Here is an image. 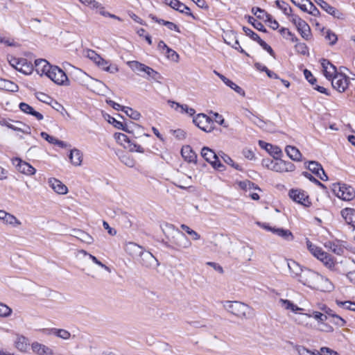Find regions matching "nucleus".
<instances>
[{
	"instance_id": "obj_1",
	"label": "nucleus",
	"mask_w": 355,
	"mask_h": 355,
	"mask_svg": "<svg viewBox=\"0 0 355 355\" xmlns=\"http://www.w3.org/2000/svg\"><path fill=\"white\" fill-rule=\"evenodd\" d=\"M161 227L165 236L162 243L166 248L180 251L191 245L189 238L183 232L175 229L173 225L165 223Z\"/></svg>"
},
{
	"instance_id": "obj_2",
	"label": "nucleus",
	"mask_w": 355,
	"mask_h": 355,
	"mask_svg": "<svg viewBox=\"0 0 355 355\" xmlns=\"http://www.w3.org/2000/svg\"><path fill=\"white\" fill-rule=\"evenodd\" d=\"M224 307L228 312L241 319H250L255 315L252 307L238 301H227Z\"/></svg>"
},
{
	"instance_id": "obj_3",
	"label": "nucleus",
	"mask_w": 355,
	"mask_h": 355,
	"mask_svg": "<svg viewBox=\"0 0 355 355\" xmlns=\"http://www.w3.org/2000/svg\"><path fill=\"white\" fill-rule=\"evenodd\" d=\"M332 190L336 196L343 200L349 201L355 198L354 189L346 184H334Z\"/></svg>"
},
{
	"instance_id": "obj_4",
	"label": "nucleus",
	"mask_w": 355,
	"mask_h": 355,
	"mask_svg": "<svg viewBox=\"0 0 355 355\" xmlns=\"http://www.w3.org/2000/svg\"><path fill=\"white\" fill-rule=\"evenodd\" d=\"M319 279H321L319 273L304 268L303 272L297 279V281L304 286L315 289L316 283Z\"/></svg>"
},
{
	"instance_id": "obj_5",
	"label": "nucleus",
	"mask_w": 355,
	"mask_h": 355,
	"mask_svg": "<svg viewBox=\"0 0 355 355\" xmlns=\"http://www.w3.org/2000/svg\"><path fill=\"white\" fill-rule=\"evenodd\" d=\"M114 138L119 144L123 145L124 148L128 149L130 151L138 153L144 152V148L140 145L130 140V138L123 133H115Z\"/></svg>"
},
{
	"instance_id": "obj_6",
	"label": "nucleus",
	"mask_w": 355,
	"mask_h": 355,
	"mask_svg": "<svg viewBox=\"0 0 355 355\" xmlns=\"http://www.w3.org/2000/svg\"><path fill=\"white\" fill-rule=\"evenodd\" d=\"M201 155L214 168L220 171L225 169V166L219 161L218 155L209 148L203 147L201 150Z\"/></svg>"
},
{
	"instance_id": "obj_7",
	"label": "nucleus",
	"mask_w": 355,
	"mask_h": 355,
	"mask_svg": "<svg viewBox=\"0 0 355 355\" xmlns=\"http://www.w3.org/2000/svg\"><path fill=\"white\" fill-rule=\"evenodd\" d=\"M267 162H270L268 169L278 173L293 171L295 168L292 162H286L278 158L275 160H267Z\"/></svg>"
},
{
	"instance_id": "obj_8",
	"label": "nucleus",
	"mask_w": 355,
	"mask_h": 355,
	"mask_svg": "<svg viewBox=\"0 0 355 355\" xmlns=\"http://www.w3.org/2000/svg\"><path fill=\"white\" fill-rule=\"evenodd\" d=\"M49 78L57 85H69V80L67 76L60 68L53 66L51 71H49Z\"/></svg>"
},
{
	"instance_id": "obj_9",
	"label": "nucleus",
	"mask_w": 355,
	"mask_h": 355,
	"mask_svg": "<svg viewBox=\"0 0 355 355\" xmlns=\"http://www.w3.org/2000/svg\"><path fill=\"white\" fill-rule=\"evenodd\" d=\"M291 21L295 24L301 36L306 40L311 38V28L309 24L297 15H292Z\"/></svg>"
},
{
	"instance_id": "obj_10",
	"label": "nucleus",
	"mask_w": 355,
	"mask_h": 355,
	"mask_svg": "<svg viewBox=\"0 0 355 355\" xmlns=\"http://www.w3.org/2000/svg\"><path fill=\"white\" fill-rule=\"evenodd\" d=\"M193 121L196 126L206 132H210L214 129L212 119L205 114H198L193 118Z\"/></svg>"
},
{
	"instance_id": "obj_11",
	"label": "nucleus",
	"mask_w": 355,
	"mask_h": 355,
	"mask_svg": "<svg viewBox=\"0 0 355 355\" xmlns=\"http://www.w3.org/2000/svg\"><path fill=\"white\" fill-rule=\"evenodd\" d=\"M330 80L334 89L340 93L344 92L347 89L349 82V77L343 73H338Z\"/></svg>"
},
{
	"instance_id": "obj_12",
	"label": "nucleus",
	"mask_w": 355,
	"mask_h": 355,
	"mask_svg": "<svg viewBox=\"0 0 355 355\" xmlns=\"http://www.w3.org/2000/svg\"><path fill=\"white\" fill-rule=\"evenodd\" d=\"M137 261L144 267L148 268H155L159 266L157 259L148 251L144 250Z\"/></svg>"
},
{
	"instance_id": "obj_13",
	"label": "nucleus",
	"mask_w": 355,
	"mask_h": 355,
	"mask_svg": "<svg viewBox=\"0 0 355 355\" xmlns=\"http://www.w3.org/2000/svg\"><path fill=\"white\" fill-rule=\"evenodd\" d=\"M318 260H320L324 266L331 271L338 274H343L338 263L334 260V257L327 252H325L324 254H320V258Z\"/></svg>"
},
{
	"instance_id": "obj_14",
	"label": "nucleus",
	"mask_w": 355,
	"mask_h": 355,
	"mask_svg": "<svg viewBox=\"0 0 355 355\" xmlns=\"http://www.w3.org/2000/svg\"><path fill=\"white\" fill-rule=\"evenodd\" d=\"M13 164L16 166L17 170L28 175H31L35 173L36 169L33 167L30 164L22 161L19 158H15L13 160Z\"/></svg>"
},
{
	"instance_id": "obj_15",
	"label": "nucleus",
	"mask_w": 355,
	"mask_h": 355,
	"mask_svg": "<svg viewBox=\"0 0 355 355\" xmlns=\"http://www.w3.org/2000/svg\"><path fill=\"white\" fill-rule=\"evenodd\" d=\"M290 198L295 202L303 205L304 206H309L310 202L309 201V197L304 191L298 189H292L289 191Z\"/></svg>"
},
{
	"instance_id": "obj_16",
	"label": "nucleus",
	"mask_w": 355,
	"mask_h": 355,
	"mask_svg": "<svg viewBox=\"0 0 355 355\" xmlns=\"http://www.w3.org/2000/svg\"><path fill=\"white\" fill-rule=\"evenodd\" d=\"M263 227L267 230L272 232L275 234L279 236V237L282 238L286 241H293L294 239L292 232L288 230H284L283 228L271 227L266 224L263 225Z\"/></svg>"
},
{
	"instance_id": "obj_17",
	"label": "nucleus",
	"mask_w": 355,
	"mask_h": 355,
	"mask_svg": "<svg viewBox=\"0 0 355 355\" xmlns=\"http://www.w3.org/2000/svg\"><path fill=\"white\" fill-rule=\"evenodd\" d=\"M314 1L324 11L337 19L343 18V13L334 7L330 6L324 0H314Z\"/></svg>"
},
{
	"instance_id": "obj_18",
	"label": "nucleus",
	"mask_w": 355,
	"mask_h": 355,
	"mask_svg": "<svg viewBox=\"0 0 355 355\" xmlns=\"http://www.w3.org/2000/svg\"><path fill=\"white\" fill-rule=\"evenodd\" d=\"M321 64L323 69L324 75L328 80H331L332 77L338 73L336 67L327 59H322Z\"/></svg>"
},
{
	"instance_id": "obj_19",
	"label": "nucleus",
	"mask_w": 355,
	"mask_h": 355,
	"mask_svg": "<svg viewBox=\"0 0 355 355\" xmlns=\"http://www.w3.org/2000/svg\"><path fill=\"white\" fill-rule=\"evenodd\" d=\"M33 352L37 355H53L54 352L52 349L45 345L38 342H33L31 344Z\"/></svg>"
},
{
	"instance_id": "obj_20",
	"label": "nucleus",
	"mask_w": 355,
	"mask_h": 355,
	"mask_svg": "<svg viewBox=\"0 0 355 355\" xmlns=\"http://www.w3.org/2000/svg\"><path fill=\"white\" fill-rule=\"evenodd\" d=\"M125 250L134 259H138L144 250L141 245H139L134 242H129L126 243Z\"/></svg>"
},
{
	"instance_id": "obj_21",
	"label": "nucleus",
	"mask_w": 355,
	"mask_h": 355,
	"mask_svg": "<svg viewBox=\"0 0 355 355\" xmlns=\"http://www.w3.org/2000/svg\"><path fill=\"white\" fill-rule=\"evenodd\" d=\"M36 71L37 73L45 74L49 76V71H51L53 66L51 65L46 60L39 59L35 61Z\"/></svg>"
},
{
	"instance_id": "obj_22",
	"label": "nucleus",
	"mask_w": 355,
	"mask_h": 355,
	"mask_svg": "<svg viewBox=\"0 0 355 355\" xmlns=\"http://www.w3.org/2000/svg\"><path fill=\"white\" fill-rule=\"evenodd\" d=\"M287 265L291 273V276L293 278L297 279L303 272L304 268H302L298 263L292 259L287 261Z\"/></svg>"
},
{
	"instance_id": "obj_23",
	"label": "nucleus",
	"mask_w": 355,
	"mask_h": 355,
	"mask_svg": "<svg viewBox=\"0 0 355 355\" xmlns=\"http://www.w3.org/2000/svg\"><path fill=\"white\" fill-rule=\"evenodd\" d=\"M324 245L327 249L338 255H341L344 252L341 241L339 240L327 241L324 243Z\"/></svg>"
},
{
	"instance_id": "obj_24",
	"label": "nucleus",
	"mask_w": 355,
	"mask_h": 355,
	"mask_svg": "<svg viewBox=\"0 0 355 355\" xmlns=\"http://www.w3.org/2000/svg\"><path fill=\"white\" fill-rule=\"evenodd\" d=\"M48 183L49 186L53 189V191L57 193L66 194L68 191L67 187L59 180L55 178H50Z\"/></svg>"
},
{
	"instance_id": "obj_25",
	"label": "nucleus",
	"mask_w": 355,
	"mask_h": 355,
	"mask_svg": "<svg viewBox=\"0 0 355 355\" xmlns=\"http://www.w3.org/2000/svg\"><path fill=\"white\" fill-rule=\"evenodd\" d=\"M340 214L345 221L355 228V209L352 208H345L341 210Z\"/></svg>"
},
{
	"instance_id": "obj_26",
	"label": "nucleus",
	"mask_w": 355,
	"mask_h": 355,
	"mask_svg": "<svg viewBox=\"0 0 355 355\" xmlns=\"http://www.w3.org/2000/svg\"><path fill=\"white\" fill-rule=\"evenodd\" d=\"M320 278L316 283L315 289L320 291H331L334 288L332 283L327 278L320 275Z\"/></svg>"
},
{
	"instance_id": "obj_27",
	"label": "nucleus",
	"mask_w": 355,
	"mask_h": 355,
	"mask_svg": "<svg viewBox=\"0 0 355 355\" xmlns=\"http://www.w3.org/2000/svg\"><path fill=\"white\" fill-rule=\"evenodd\" d=\"M181 155L185 161L188 162L196 163L197 162V155L189 146H186L182 148Z\"/></svg>"
},
{
	"instance_id": "obj_28",
	"label": "nucleus",
	"mask_w": 355,
	"mask_h": 355,
	"mask_svg": "<svg viewBox=\"0 0 355 355\" xmlns=\"http://www.w3.org/2000/svg\"><path fill=\"white\" fill-rule=\"evenodd\" d=\"M28 345V339L26 337L22 335H17L15 347L17 350L21 352H26Z\"/></svg>"
},
{
	"instance_id": "obj_29",
	"label": "nucleus",
	"mask_w": 355,
	"mask_h": 355,
	"mask_svg": "<svg viewBox=\"0 0 355 355\" xmlns=\"http://www.w3.org/2000/svg\"><path fill=\"white\" fill-rule=\"evenodd\" d=\"M216 74L218 75V76L223 80V82L228 87L234 89L236 93L239 94L244 96H245V92L244 90L239 86H238L236 83H233L230 79L227 78L223 75L217 73L216 71H214Z\"/></svg>"
},
{
	"instance_id": "obj_30",
	"label": "nucleus",
	"mask_w": 355,
	"mask_h": 355,
	"mask_svg": "<svg viewBox=\"0 0 355 355\" xmlns=\"http://www.w3.org/2000/svg\"><path fill=\"white\" fill-rule=\"evenodd\" d=\"M259 145L264 148L275 159L278 158L282 153V150L278 146H272L262 141H259Z\"/></svg>"
},
{
	"instance_id": "obj_31",
	"label": "nucleus",
	"mask_w": 355,
	"mask_h": 355,
	"mask_svg": "<svg viewBox=\"0 0 355 355\" xmlns=\"http://www.w3.org/2000/svg\"><path fill=\"white\" fill-rule=\"evenodd\" d=\"M69 158L73 165L78 166L81 165L83 154L78 149L74 148L71 150Z\"/></svg>"
},
{
	"instance_id": "obj_32",
	"label": "nucleus",
	"mask_w": 355,
	"mask_h": 355,
	"mask_svg": "<svg viewBox=\"0 0 355 355\" xmlns=\"http://www.w3.org/2000/svg\"><path fill=\"white\" fill-rule=\"evenodd\" d=\"M149 17L153 20H154L155 22L166 26L168 29L171 30V31H176L178 33H180V28L175 24L171 22V21H165L164 19H159L156 16H155V15H153L152 14H150L149 15Z\"/></svg>"
},
{
	"instance_id": "obj_33",
	"label": "nucleus",
	"mask_w": 355,
	"mask_h": 355,
	"mask_svg": "<svg viewBox=\"0 0 355 355\" xmlns=\"http://www.w3.org/2000/svg\"><path fill=\"white\" fill-rule=\"evenodd\" d=\"M33 69V65L30 62H28L26 59L21 58L19 60V67L17 69L18 71L28 75L32 73Z\"/></svg>"
},
{
	"instance_id": "obj_34",
	"label": "nucleus",
	"mask_w": 355,
	"mask_h": 355,
	"mask_svg": "<svg viewBox=\"0 0 355 355\" xmlns=\"http://www.w3.org/2000/svg\"><path fill=\"white\" fill-rule=\"evenodd\" d=\"M96 64L103 70L111 73H115L119 71V69L116 65H112L109 63L108 61L104 60L102 58H101L99 62H97Z\"/></svg>"
},
{
	"instance_id": "obj_35",
	"label": "nucleus",
	"mask_w": 355,
	"mask_h": 355,
	"mask_svg": "<svg viewBox=\"0 0 355 355\" xmlns=\"http://www.w3.org/2000/svg\"><path fill=\"white\" fill-rule=\"evenodd\" d=\"M288 156L293 161H300L302 154L300 151L295 146H287L285 149Z\"/></svg>"
},
{
	"instance_id": "obj_36",
	"label": "nucleus",
	"mask_w": 355,
	"mask_h": 355,
	"mask_svg": "<svg viewBox=\"0 0 355 355\" xmlns=\"http://www.w3.org/2000/svg\"><path fill=\"white\" fill-rule=\"evenodd\" d=\"M0 89L14 92L18 90V86L10 80L0 78Z\"/></svg>"
},
{
	"instance_id": "obj_37",
	"label": "nucleus",
	"mask_w": 355,
	"mask_h": 355,
	"mask_svg": "<svg viewBox=\"0 0 355 355\" xmlns=\"http://www.w3.org/2000/svg\"><path fill=\"white\" fill-rule=\"evenodd\" d=\"M252 12L254 15H257V18L259 19H263L264 17H266V21L269 22L270 24H271L274 20L270 14L267 13L266 12H265L264 10H262L260 8H252Z\"/></svg>"
},
{
	"instance_id": "obj_38",
	"label": "nucleus",
	"mask_w": 355,
	"mask_h": 355,
	"mask_svg": "<svg viewBox=\"0 0 355 355\" xmlns=\"http://www.w3.org/2000/svg\"><path fill=\"white\" fill-rule=\"evenodd\" d=\"M164 3L180 12L184 11V9L189 10V7L179 0H164Z\"/></svg>"
},
{
	"instance_id": "obj_39",
	"label": "nucleus",
	"mask_w": 355,
	"mask_h": 355,
	"mask_svg": "<svg viewBox=\"0 0 355 355\" xmlns=\"http://www.w3.org/2000/svg\"><path fill=\"white\" fill-rule=\"evenodd\" d=\"M108 122L113 124V125L117 129L122 130L126 132H130L129 127L127 123H122L117 121L115 118L109 116Z\"/></svg>"
},
{
	"instance_id": "obj_40",
	"label": "nucleus",
	"mask_w": 355,
	"mask_h": 355,
	"mask_svg": "<svg viewBox=\"0 0 355 355\" xmlns=\"http://www.w3.org/2000/svg\"><path fill=\"white\" fill-rule=\"evenodd\" d=\"M128 65L133 71L138 73L139 72H145L147 67L146 64L135 60L128 62Z\"/></svg>"
},
{
	"instance_id": "obj_41",
	"label": "nucleus",
	"mask_w": 355,
	"mask_h": 355,
	"mask_svg": "<svg viewBox=\"0 0 355 355\" xmlns=\"http://www.w3.org/2000/svg\"><path fill=\"white\" fill-rule=\"evenodd\" d=\"M279 303L281 304L282 306H283L285 309H290L294 313H297L298 311L302 310V308L294 304L288 300L280 299Z\"/></svg>"
},
{
	"instance_id": "obj_42",
	"label": "nucleus",
	"mask_w": 355,
	"mask_h": 355,
	"mask_svg": "<svg viewBox=\"0 0 355 355\" xmlns=\"http://www.w3.org/2000/svg\"><path fill=\"white\" fill-rule=\"evenodd\" d=\"M309 250L311 254L315 257L318 259L320 258V254H324L325 252L322 248L313 245L309 241L306 242Z\"/></svg>"
},
{
	"instance_id": "obj_43",
	"label": "nucleus",
	"mask_w": 355,
	"mask_h": 355,
	"mask_svg": "<svg viewBox=\"0 0 355 355\" xmlns=\"http://www.w3.org/2000/svg\"><path fill=\"white\" fill-rule=\"evenodd\" d=\"M276 6L278 8L282 10L286 15L291 16L292 9L290 6L283 1L277 0L275 1Z\"/></svg>"
},
{
	"instance_id": "obj_44",
	"label": "nucleus",
	"mask_w": 355,
	"mask_h": 355,
	"mask_svg": "<svg viewBox=\"0 0 355 355\" xmlns=\"http://www.w3.org/2000/svg\"><path fill=\"white\" fill-rule=\"evenodd\" d=\"M307 168L315 175H320V170H322V165L315 161H310Z\"/></svg>"
},
{
	"instance_id": "obj_45",
	"label": "nucleus",
	"mask_w": 355,
	"mask_h": 355,
	"mask_svg": "<svg viewBox=\"0 0 355 355\" xmlns=\"http://www.w3.org/2000/svg\"><path fill=\"white\" fill-rule=\"evenodd\" d=\"M78 239H79L82 242H84L87 244H91L93 243V238L87 233L83 231H78V235L76 236Z\"/></svg>"
},
{
	"instance_id": "obj_46",
	"label": "nucleus",
	"mask_w": 355,
	"mask_h": 355,
	"mask_svg": "<svg viewBox=\"0 0 355 355\" xmlns=\"http://www.w3.org/2000/svg\"><path fill=\"white\" fill-rule=\"evenodd\" d=\"M3 222L6 224L10 225L13 227H16L21 225V222L15 216L9 213L5 217Z\"/></svg>"
},
{
	"instance_id": "obj_47",
	"label": "nucleus",
	"mask_w": 355,
	"mask_h": 355,
	"mask_svg": "<svg viewBox=\"0 0 355 355\" xmlns=\"http://www.w3.org/2000/svg\"><path fill=\"white\" fill-rule=\"evenodd\" d=\"M248 23L251 24L254 26V28H255L258 31L264 33L266 32V29L265 28L262 23L255 19L253 17L248 16Z\"/></svg>"
},
{
	"instance_id": "obj_48",
	"label": "nucleus",
	"mask_w": 355,
	"mask_h": 355,
	"mask_svg": "<svg viewBox=\"0 0 355 355\" xmlns=\"http://www.w3.org/2000/svg\"><path fill=\"white\" fill-rule=\"evenodd\" d=\"M144 73L157 82H159V80L162 78L161 75L157 71L148 66H147Z\"/></svg>"
},
{
	"instance_id": "obj_49",
	"label": "nucleus",
	"mask_w": 355,
	"mask_h": 355,
	"mask_svg": "<svg viewBox=\"0 0 355 355\" xmlns=\"http://www.w3.org/2000/svg\"><path fill=\"white\" fill-rule=\"evenodd\" d=\"M305 315L309 318L313 317L318 321L319 324L322 323L327 320V315L326 314H323L318 311H313L312 314L306 313Z\"/></svg>"
},
{
	"instance_id": "obj_50",
	"label": "nucleus",
	"mask_w": 355,
	"mask_h": 355,
	"mask_svg": "<svg viewBox=\"0 0 355 355\" xmlns=\"http://www.w3.org/2000/svg\"><path fill=\"white\" fill-rule=\"evenodd\" d=\"M123 112L130 118H131L132 119H134V120H139L141 116V114L139 112L134 110L133 109H132L129 107H124Z\"/></svg>"
},
{
	"instance_id": "obj_51",
	"label": "nucleus",
	"mask_w": 355,
	"mask_h": 355,
	"mask_svg": "<svg viewBox=\"0 0 355 355\" xmlns=\"http://www.w3.org/2000/svg\"><path fill=\"white\" fill-rule=\"evenodd\" d=\"M233 38L232 40H230L231 35L229 36V40L227 39H224L225 42L228 45L231 46L232 48H234L236 50H239L241 49V46L239 44V40L236 39V37L233 34Z\"/></svg>"
},
{
	"instance_id": "obj_52",
	"label": "nucleus",
	"mask_w": 355,
	"mask_h": 355,
	"mask_svg": "<svg viewBox=\"0 0 355 355\" xmlns=\"http://www.w3.org/2000/svg\"><path fill=\"white\" fill-rule=\"evenodd\" d=\"M85 55L89 58L90 60H93L96 64L97 62H99V60H101V56L97 54L94 51L91 49H87L85 52Z\"/></svg>"
},
{
	"instance_id": "obj_53",
	"label": "nucleus",
	"mask_w": 355,
	"mask_h": 355,
	"mask_svg": "<svg viewBox=\"0 0 355 355\" xmlns=\"http://www.w3.org/2000/svg\"><path fill=\"white\" fill-rule=\"evenodd\" d=\"M295 50L298 53L304 55H309V49L304 43H297L295 45Z\"/></svg>"
},
{
	"instance_id": "obj_54",
	"label": "nucleus",
	"mask_w": 355,
	"mask_h": 355,
	"mask_svg": "<svg viewBox=\"0 0 355 355\" xmlns=\"http://www.w3.org/2000/svg\"><path fill=\"white\" fill-rule=\"evenodd\" d=\"M336 303L339 306L344 307L346 309L355 311V302H352L350 301H336Z\"/></svg>"
},
{
	"instance_id": "obj_55",
	"label": "nucleus",
	"mask_w": 355,
	"mask_h": 355,
	"mask_svg": "<svg viewBox=\"0 0 355 355\" xmlns=\"http://www.w3.org/2000/svg\"><path fill=\"white\" fill-rule=\"evenodd\" d=\"M243 30L246 34V35L249 36L252 40L258 42L259 40L261 39L260 37L250 28L243 26Z\"/></svg>"
},
{
	"instance_id": "obj_56",
	"label": "nucleus",
	"mask_w": 355,
	"mask_h": 355,
	"mask_svg": "<svg viewBox=\"0 0 355 355\" xmlns=\"http://www.w3.org/2000/svg\"><path fill=\"white\" fill-rule=\"evenodd\" d=\"M331 318H332L331 322L339 327H343L346 323L345 320L343 318H342L340 316L336 314L335 313L331 316Z\"/></svg>"
},
{
	"instance_id": "obj_57",
	"label": "nucleus",
	"mask_w": 355,
	"mask_h": 355,
	"mask_svg": "<svg viewBox=\"0 0 355 355\" xmlns=\"http://www.w3.org/2000/svg\"><path fill=\"white\" fill-rule=\"evenodd\" d=\"M325 39L329 41L330 45H334L338 40L337 35L331 30H328L326 33Z\"/></svg>"
},
{
	"instance_id": "obj_58",
	"label": "nucleus",
	"mask_w": 355,
	"mask_h": 355,
	"mask_svg": "<svg viewBox=\"0 0 355 355\" xmlns=\"http://www.w3.org/2000/svg\"><path fill=\"white\" fill-rule=\"evenodd\" d=\"M12 313V309L8 307L7 305L0 303V316L1 317H8Z\"/></svg>"
},
{
	"instance_id": "obj_59",
	"label": "nucleus",
	"mask_w": 355,
	"mask_h": 355,
	"mask_svg": "<svg viewBox=\"0 0 355 355\" xmlns=\"http://www.w3.org/2000/svg\"><path fill=\"white\" fill-rule=\"evenodd\" d=\"M82 3L89 6L92 8H101L103 9V6L101 3L95 0H79Z\"/></svg>"
},
{
	"instance_id": "obj_60",
	"label": "nucleus",
	"mask_w": 355,
	"mask_h": 355,
	"mask_svg": "<svg viewBox=\"0 0 355 355\" xmlns=\"http://www.w3.org/2000/svg\"><path fill=\"white\" fill-rule=\"evenodd\" d=\"M6 126L10 129H12L14 130H17V131H21L23 133H25V134H31V128L29 126H26L24 125V127L25 128L24 129H22L20 127H17V126H15L11 123H7L6 124Z\"/></svg>"
},
{
	"instance_id": "obj_61",
	"label": "nucleus",
	"mask_w": 355,
	"mask_h": 355,
	"mask_svg": "<svg viewBox=\"0 0 355 355\" xmlns=\"http://www.w3.org/2000/svg\"><path fill=\"white\" fill-rule=\"evenodd\" d=\"M120 160L121 161V162H123L125 165H126L128 167H133L135 165L134 159L128 155H124L121 156Z\"/></svg>"
},
{
	"instance_id": "obj_62",
	"label": "nucleus",
	"mask_w": 355,
	"mask_h": 355,
	"mask_svg": "<svg viewBox=\"0 0 355 355\" xmlns=\"http://www.w3.org/2000/svg\"><path fill=\"white\" fill-rule=\"evenodd\" d=\"M304 75L305 78L310 83L311 85H312L313 86L315 85V84L317 82V80L315 78H314V76L309 70L304 69Z\"/></svg>"
},
{
	"instance_id": "obj_63",
	"label": "nucleus",
	"mask_w": 355,
	"mask_h": 355,
	"mask_svg": "<svg viewBox=\"0 0 355 355\" xmlns=\"http://www.w3.org/2000/svg\"><path fill=\"white\" fill-rule=\"evenodd\" d=\"M55 334L57 336L67 340L70 337V333L65 329H55Z\"/></svg>"
},
{
	"instance_id": "obj_64",
	"label": "nucleus",
	"mask_w": 355,
	"mask_h": 355,
	"mask_svg": "<svg viewBox=\"0 0 355 355\" xmlns=\"http://www.w3.org/2000/svg\"><path fill=\"white\" fill-rule=\"evenodd\" d=\"M19 107L21 112L28 114H31L34 110L33 107L26 103H19Z\"/></svg>"
}]
</instances>
